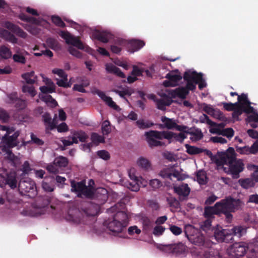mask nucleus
Wrapping results in <instances>:
<instances>
[{
	"mask_svg": "<svg viewBox=\"0 0 258 258\" xmlns=\"http://www.w3.org/2000/svg\"><path fill=\"white\" fill-rule=\"evenodd\" d=\"M183 78L186 82V87H179L175 89H167L166 92L168 96L172 98H179L184 99L189 93V90L196 89L198 84L199 88L202 90L207 86L205 80L201 73H197L196 71L189 70L184 73Z\"/></svg>",
	"mask_w": 258,
	"mask_h": 258,
	"instance_id": "1",
	"label": "nucleus"
},
{
	"mask_svg": "<svg viewBox=\"0 0 258 258\" xmlns=\"http://www.w3.org/2000/svg\"><path fill=\"white\" fill-rule=\"evenodd\" d=\"M0 131H6V134L2 137H0V149L3 151H6V158L10 160L15 166L20 164V158L15 156L9 150V148L17 146L19 142L18 137L20 135L19 131L14 132L13 127L0 125Z\"/></svg>",
	"mask_w": 258,
	"mask_h": 258,
	"instance_id": "2",
	"label": "nucleus"
},
{
	"mask_svg": "<svg viewBox=\"0 0 258 258\" xmlns=\"http://www.w3.org/2000/svg\"><path fill=\"white\" fill-rule=\"evenodd\" d=\"M224 172L232 175L234 178H238L239 173L244 169V164L241 160L235 159L234 150L229 148L226 152L223 153L221 164Z\"/></svg>",
	"mask_w": 258,
	"mask_h": 258,
	"instance_id": "3",
	"label": "nucleus"
},
{
	"mask_svg": "<svg viewBox=\"0 0 258 258\" xmlns=\"http://www.w3.org/2000/svg\"><path fill=\"white\" fill-rule=\"evenodd\" d=\"M107 212L113 214L111 218L105 221V224L113 234L121 233L126 226L127 215L117 210V205L108 209Z\"/></svg>",
	"mask_w": 258,
	"mask_h": 258,
	"instance_id": "4",
	"label": "nucleus"
},
{
	"mask_svg": "<svg viewBox=\"0 0 258 258\" xmlns=\"http://www.w3.org/2000/svg\"><path fill=\"white\" fill-rule=\"evenodd\" d=\"M59 35L65 40L67 44L72 45L69 47V51L72 55L77 57H81V53L73 46H75L80 49H84L89 52L92 51L91 48L85 46L78 37L72 36L68 32L60 31Z\"/></svg>",
	"mask_w": 258,
	"mask_h": 258,
	"instance_id": "5",
	"label": "nucleus"
},
{
	"mask_svg": "<svg viewBox=\"0 0 258 258\" xmlns=\"http://www.w3.org/2000/svg\"><path fill=\"white\" fill-rule=\"evenodd\" d=\"M94 183V181L91 179L89 180V186H87L84 181L79 182L72 181L71 190L74 192L78 197L90 198L93 194V189L91 186Z\"/></svg>",
	"mask_w": 258,
	"mask_h": 258,
	"instance_id": "6",
	"label": "nucleus"
},
{
	"mask_svg": "<svg viewBox=\"0 0 258 258\" xmlns=\"http://www.w3.org/2000/svg\"><path fill=\"white\" fill-rule=\"evenodd\" d=\"M185 233L188 240L192 243L203 245L204 244L206 238L201 231L191 225L185 226Z\"/></svg>",
	"mask_w": 258,
	"mask_h": 258,
	"instance_id": "7",
	"label": "nucleus"
},
{
	"mask_svg": "<svg viewBox=\"0 0 258 258\" xmlns=\"http://www.w3.org/2000/svg\"><path fill=\"white\" fill-rule=\"evenodd\" d=\"M42 117L46 130H52L56 127L57 131L59 133L68 131V126L65 122H62L57 125V115L56 114H54L53 119H52L50 115L48 113H44Z\"/></svg>",
	"mask_w": 258,
	"mask_h": 258,
	"instance_id": "8",
	"label": "nucleus"
},
{
	"mask_svg": "<svg viewBox=\"0 0 258 258\" xmlns=\"http://www.w3.org/2000/svg\"><path fill=\"white\" fill-rule=\"evenodd\" d=\"M145 135L147 142L150 147L162 146L163 144L160 140L169 138V135L166 134V131H151L146 132Z\"/></svg>",
	"mask_w": 258,
	"mask_h": 258,
	"instance_id": "9",
	"label": "nucleus"
},
{
	"mask_svg": "<svg viewBox=\"0 0 258 258\" xmlns=\"http://www.w3.org/2000/svg\"><path fill=\"white\" fill-rule=\"evenodd\" d=\"M19 18L23 21H27L31 23V25H25L23 27L30 33L36 35L39 33V29L36 27L43 25L45 22L42 19H37L33 17H27L24 14H21L19 15Z\"/></svg>",
	"mask_w": 258,
	"mask_h": 258,
	"instance_id": "10",
	"label": "nucleus"
},
{
	"mask_svg": "<svg viewBox=\"0 0 258 258\" xmlns=\"http://www.w3.org/2000/svg\"><path fill=\"white\" fill-rule=\"evenodd\" d=\"M247 250V245L243 243H235L227 249L229 258H238L244 255Z\"/></svg>",
	"mask_w": 258,
	"mask_h": 258,
	"instance_id": "11",
	"label": "nucleus"
},
{
	"mask_svg": "<svg viewBox=\"0 0 258 258\" xmlns=\"http://www.w3.org/2000/svg\"><path fill=\"white\" fill-rule=\"evenodd\" d=\"M224 212H235L242 208L244 203L240 200L233 199L230 198H226L221 201Z\"/></svg>",
	"mask_w": 258,
	"mask_h": 258,
	"instance_id": "12",
	"label": "nucleus"
},
{
	"mask_svg": "<svg viewBox=\"0 0 258 258\" xmlns=\"http://www.w3.org/2000/svg\"><path fill=\"white\" fill-rule=\"evenodd\" d=\"M167 80L163 82V85L166 87H173L180 84L182 77L178 70L169 72L165 76Z\"/></svg>",
	"mask_w": 258,
	"mask_h": 258,
	"instance_id": "13",
	"label": "nucleus"
},
{
	"mask_svg": "<svg viewBox=\"0 0 258 258\" xmlns=\"http://www.w3.org/2000/svg\"><path fill=\"white\" fill-rule=\"evenodd\" d=\"M19 188L22 192L28 194L29 197H33L36 195L35 183L31 179L21 181Z\"/></svg>",
	"mask_w": 258,
	"mask_h": 258,
	"instance_id": "14",
	"label": "nucleus"
},
{
	"mask_svg": "<svg viewBox=\"0 0 258 258\" xmlns=\"http://www.w3.org/2000/svg\"><path fill=\"white\" fill-rule=\"evenodd\" d=\"M160 175L164 178H168L170 180L176 179L177 180H182L184 177L180 172L175 169L174 167L170 166L162 170Z\"/></svg>",
	"mask_w": 258,
	"mask_h": 258,
	"instance_id": "15",
	"label": "nucleus"
},
{
	"mask_svg": "<svg viewBox=\"0 0 258 258\" xmlns=\"http://www.w3.org/2000/svg\"><path fill=\"white\" fill-rule=\"evenodd\" d=\"M0 177L6 183L9 185L11 188H15L17 185L16 175L15 173H11L8 174L7 171L4 169H0Z\"/></svg>",
	"mask_w": 258,
	"mask_h": 258,
	"instance_id": "16",
	"label": "nucleus"
},
{
	"mask_svg": "<svg viewBox=\"0 0 258 258\" xmlns=\"http://www.w3.org/2000/svg\"><path fill=\"white\" fill-rule=\"evenodd\" d=\"M161 121L163 123L164 127L169 130H175L178 131H186L187 126L183 125H178L173 119L167 118L165 116L161 117Z\"/></svg>",
	"mask_w": 258,
	"mask_h": 258,
	"instance_id": "17",
	"label": "nucleus"
},
{
	"mask_svg": "<svg viewBox=\"0 0 258 258\" xmlns=\"http://www.w3.org/2000/svg\"><path fill=\"white\" fill-rule=\"evenodd\" d=\"M120 42L123 45H126L128 51L132 53L139 50L145 45L143 41L137 40H121Z\"/></svg>",
	"mask_w": 258,
	"mask_h": 258,
	"instance_id": "18",
	"label": "nucleus"
},
{
	"mask_svg": "<svg viewBox=\"0 0 258 258\" xmlns=\"http://www.w3.org/2000/svg\"><path fill=\"white\" fill-rule=\"evenodd\" d=\"M224 212L222 203L220 202H217L213 207H206L205 209L204 216L208 219L212 218L215 214H219Z\"/></svg>",
	"mask_w": 258,
	"mask_h": 258,
	"instance_id": "19",
	"label": "nucleus"
},
{
	"mask_svg": "<svg viewBox=\"0 0 258 258\" xmlns=\"http://www.w3.org/2000/svg\"><path fill=\"white\" fill-rule=\"evenodd\" d=\"M231 236V231L230 229H223L221 227H217L214 232V236L219 242L228 240V237Z\"/></svg>",
	"mask_w": 258,
	"mask_h": 258,
	"instance_id": "20",
	"label": "nucleus"
},
{
	"mask_svg": "<svg viewBox=\"0 0 258 258\" xmlns=\"http://www.w3.org/2000/svg\"><path fill=\"white\" fill-rule=\"evenodd\" d=\"M204 117L206 120V122L210 125L209 128L210 132L213 134L221 135L223 129L224 128L225 124L224 123H214L206 115H204Z\"/></svg>",
	"mask_w": 258,
	"mask_h": 258,
	"instance_id": "21",
	"label": "nucleus"
},
{
	"mask_svg": "<svg viewBox=\"0 0 258 258\" xmlns=\"http://www.w3.org/2000/svg\"><path fill=\"white\" fill-rule=\"evenodd\" d=\"M202 108L205 112L216 119L219 120L224 119V116L222 112L217 108H214L211 105L203 104Z\"/></svg>",
	"mask_w": 258,
	"mask_h": 258,
	"instance_id": "22",
	"label": "nucleus"
},
{
	"mask_svg": "<svg viewBox=\"0 0 258 258\" xmlns=\"http://www.w3.org/2000/svg\"><path fill=\"white\" fill-rule=\"evenodd\" d=\"M43 81L45 83L46 86H41L39 88L42 93L41 94H47L52 93L55 90V85L51 80L45 77L43 75H41Z\"/></svg>",
	"mask_w": 258,
	"mask_h": 258,
	"instance_id": "23",
	"label": "nucleus"
},
{
	"mask_svg": "<svg viewBox=\"0 0 258 258\" xmlns=\"http://www.w3.org/2000/svg\"><path fill=\"white\" fill-rule=\"evenodd\" d=\"M174 190L179 196L180 200H184L190 192V189L187 183H182L178 186H175Z\"/></svg>",
	"mask_w": 258,
	"mask_h": 258,
	"instance_id": "24",
	"label": "nucleus"
},
{
	"mask_svg": "<svg viewBox=\"0 0 258 258\" xmlns=\"http://www.w3.org/2000/svg\"><path fill=\"white\" fill-rule=\"evenodd\" d=\"M165 249L168 250L169 252L179 254L184 252L186 249V247L183 243H179L177 244L166 245L165 246Z\"/></svg>",
	"mask_w": 258,
	"mask_h": 258,
	"instance_id": "25",
	"label": "nucleus"
},
{
	"mask_svg": "<svg viewBox=\"0 0 258 258\" xmlns=\"http://www.w3.org/2000/svg\"><path fill=\"white\" fill-rule=\"evenodd\" d=\"M3 26L15 33L17 36L23 38H25L27 36V33L22 29L10 22H6L4 24Z\"/></svg>",
	"mask_w": 258,
	"mask_h": 258,
	"instance_id": "26",
	"label": "nucleus"
},
{
	"mask_svg": "<svg viewBox=\"0 0 258 258\" xmlns=\"http://www.w3.org/2000/svg\"><path fill=\"white\" fill-rule=\"evenodd\" d=\"M238 106L240 103L243 107L244 111L246 113L253 112L254 108L250 106V102L247 99V96L245 94H242L240 96L238 95Z\"/></svg>",
	"mask_w": 258,
	"mask_h": 258,
	"instance_id": "27",
	"label": "nucleus"
},
{
	"mask_svg": "<svg viewBox=\"0 0 258 258\" xmlns=\"http://www.w3.org/2000/svg\"><path fill=\"white\" fill-rule=\"evenodd\" d=\"M236 151L243 154H255L258 151V141H256L250 147L246 146H237Z\"/></svg>",
	"mask_w": 258,
	"mask_h": 258,
	"instance_id": "28",
	"label": "nucleus"
},
{
	"mask_svg": "<svg viewBox=\"0 0 258 258\" xmlns=\"http://www.w3.org/2000/svg\"><path fill=\"white\" fill-rule=\"evenodd\" d=\"M0 36L2 38L12 43H18L21 46L23 45L22 42L18 41V39L13 34L7 30L0 28Z\"/></svg>",
	"mask_w": 258,
	"mask_h": 258,
	"instance_id": "29",
	"label": "nucleus"
},
{
	"mask_svg": "<svg viewBox=\"0 0 258 258\" xmlns=\"http://www.w3.org/2000/svg\"><path fill=\"white\" fill-rule=\"evenodd\" d=\"M95 93L97 94L99 97L103 100L110 107L112 108L115 110H118L119 107L115 104V103L112 100V98L105 94L104 92L97 90L95 91Z\"/></svg>",
	"mask_w": 258,
	"mask_h": 258,
	"instance_id": "30",
	"label": "nucleus"
},
{
	"mask_svg": "<svg viewBox=\"0 0 258 258\" xmlns=\"http://www.w3.org/2000/svg\"><path fill=\"white\" fill-rule=\"evenodd\" d=\"M71 136L74 139V142L78 144L79 142H85L88 138V136L83 131H72Z\"/></svg>",
	"mask_w": 258,
	"mask_h": 258,
	"instance_id": "31",
	"label": "nucleus"
},
{
	"mask_svg": "<svg viewBox=\"0 0 258 258\" xmlns=\"http://www.w3.org/2000/svg\"><path fill=\"white\" fill-rule=\"evenodd\" d=\"M16 53L13 55V59L15 61L21 63H25L26 59L25 55L28 54V52L24 50H21L19 47H15Z\"/></svg>",
	"mask_w": 258,
	"mask_h": 258,
	"instance_id": "32",
	"label": "nucleus"
},
{
	"mask_svg": "<svg viewBox=\"0 0 258 258\" xmlns=\"http://www.w3.org/2000/svg\"><path fill=\"white\" fill-rule=\"evenodd\" d=\"M10 103H16V106L19 109H23L26 106V101L18 98L17 94L14 93L9 95Z\"/></svg>",
	"mask_w": 258,
	"mask_h": 258,
	"instance_id": "33",
	"label": "nucleus"
},
{
	"mask_svg": "<svg viewBox=\"0 0 258 258\" xmlns=\"http://www.w3.org/2000/svg\"><path fill=\"white\" fill-rule=\"evenodd\" d=\"M93 36L99 41L105 43L111 39L112 35L107 31H97L94 32Z\"/></svg>",
	"mask_w": 258,
	"mask_h": 258,
	"instance_id": "34",
	"label": "nucleus"
},
{
	"mask_svg": "<svg viewBox=\"0 0 258 258\" xmlns=\"http://www.w3.org/2000/svg\"><path fill=\"white\" fill-rule=\"evenodd\" d=\"M187 131H180L181 132L178 134L173 133L171 132L166 131V134H168L169 138H166V139L171 140L172 139H175L176 141L179 142H182L185 138H187Z\"/></svg>",
	"mask_w": 258,
	"mask_h": 258,
	"instance_id": "35",
	"label": "nucleus"
},
{
	"mask_svg": "<svg viewBox=\"0 0 258 258\" xmlns=\"http://www.w3.org/2000/svg\"><path fill=\"white\" fill-rule=\"evenodd\" d=\"M187 135H190L189 138L192 142L199 141L203 137V134L199 129L189 130L187 127Z\"/></svg>",
	"mask_w": 258,
	"mask_h": 258,
	"instance_id": "36",
	"label": "nucleus"
},
{
	"mask_svg": "<svg viewBox=\"0 0 258 258\" xmlns=\"http://www.w3.org/2000/svg\"><path fill=\"white\" fill-rule=\"evenodd\" d=\"M105 69L107 72L109 73L114 74L116 76L122 78H124L125 77V75L119 68L111 63H107L105 66Z\"/></svg>",
	"mask_w": 258,
	"mask_h": 258,
	"instance_id": "37",
	"label": "nucleus"
},
{
	"mask_svg": "<svg viewBox=\"0 0 258 258\" xmlns=\"http://www.w3.org/2000/svg\"><path fill=\"white\" fill-rule=\"evenodd\" d=\"M39 97L45 102L47 105L51 107H54L57 105V102L50 95L39 94Z\"/></svg>",
	"mask_w": 258,
	"mask_h": 258,
	"instance_id": "38",
	"label": "nucleus"
},
{
	"mask_svg": "<svg viewBox=\"0 0 258 258\" xmlns=\"http://www.w3.org/2000/svg\"><path fill=\"white\" fill-rule=\"evenodd\" d=\"M137 164L140 168L145 170H149L151 167L150 161L143 157H140L137 159Z\"/></svg>",
	"mask_w": 258,
	"mask_h": 258,
	"instance_id": "39",
	"label": "nucleus"
},
{
	"mask_svg": "<svg viewBox=\"0 0 258 258\" xmlns=\"http://www.w3.org/2000/svg\"><path fill=\"white\" fill-rule=\"evenodd\" d=\"M251 113V114L248 116L246 121L250 124L251 127L256 128L257 126L258 114L254 111V110Z\"/></svg>",
	"mask_w": 258,
	"mask_h": 258,
	"instance_id": "40",
	"label": "nucleus"
},
{
	"mask_svg": "<svg viewBox=\"0 0 258 258\" xmlns=\"http://www.w3.org/2000/svg\"><path fill=\"white\" fill-rule=\"evenodd\" d=\"M230 230L231 231V236L234 235L238 237L243 235L246 232V228L241 226H235Z\"/></svg>",
	"mask_w": 258,
	"mask_h": 258,
	"instance_id": "41",
	"label": "nucleus"
},
{
	"mask_svg": "<svg viewBox=\"0 0 258 258\" xmlns=\"http://www.w3.org/2000/svg\"><path fill=\"white\" fill-rule=\"evenodd\" d=\"M223 153L218 154L217 155H213L212 153L209 151H206V154L211 158V160L215 162L218 166H220L223 157Z\"/></svg>",
	"mask_w": 258,
	"mask_h": 258,
	"instance_id": "42",
	"label": "nucleus"
},
{
	"mask_svg": "<svg viewBox=\"0 0 258 258\" xmlns=\"http://www.w3.org/2000/svg\"><path fill=\"white\" fill-rule=\"evenodd\" d=\"M22 78L26 81L27 83L30 84H34L37 80V77L35 76L33 71L22 75Z\"/></svg>",
	"mask_w": 258,
	"mask_h": 258,
	"instance_id": "43",
	"label": "nucleus"
},
{
	"mask_svg": "<svg viewBox=\"0 0 258 258\" xmlns=\"http://www.w3.org/2000/svg\"><path fill=\"white\" fill-rule=\"evenodd\" d=\"M197 180L200 184H205L207 182L206 172L203 170L199 171L197 173Z\"/></svg>",
	"mask_w": 258,
	"mask_h": 258,
	"instance_id": "44",
	"label": "nucleus"
},
{
	"mask_svg": "<svg viewBox=\"0 0 258 258\" xmlns=\"http://www.w3.org/2000/svg\"><path fill=\"white\" fill-rule=\"evenodd\" d=\"M12 52L10 49L5 46L0 47V56L3 58L7 59L11 57Z\"/></svg>",
	"mask_w": 258,
	"mask_h": 258,
	"instance_id": "45",
	"label": "nucleus"
},
{
	"mask_svg": "<svg viewBox=\"0 0 258 258\" xmlns=\"http://www.w3.org/2000/svg\"><path fill=\"white\" fill-rule=\"evenodd\" d=\"M241 186L246 189L253 186L254 184L253 180L251 178H246L244 179H240L239 180Z\"/></svg>",
	"mask_w": 258,
	"mask_h": 258,
	"instance_id": "46",
	"label": "nucleus"
},
{
	"mask_svg": "<svg viewBox=\"0 0 258 258\" xmlns=\"http://www.w3.org/2000/svg\"><path fill=\"white\" fill-rule=\"evenodd\" d=\"M47 45L51 49L57 50L60 48V46L57 41L52 38H49L46 40Z\"/></svg>",
	"mask_w": 258,
	"mask_h": 258,
	"instance_id": "47",
	"label": "nucleus"
},
{
	"mask_svg": "<svg viewBox=\"0 0 258 258\" xmlns=\"http://www.w3.org/2000/svg\"><path fill=\"white\" fill-rule=\"evenodd\" d=\"M137 126L141 129H145L152 126L153 123L149 120L140 119L136 121Z\"/></svg>",
	"mask_w": 258,
	"mask_h": 258,
	"instance_id": "48",
	"label": "nucleus"
},
{
	"mask_svg": "<svg viewBox=\"0 0 258 258\" xmlns=\"http://www.w3.org/2000/svg\"><path fill=\"white\" fill-rule=\"evenodd\" d=\"M123 185L132 191H137L139 190V184L138 181H132V182H126Z\"/></svg>",
	"mask_w": 258,
	"mask_h": 258,
	"instance_id": "49",
	"label": "nucleus"
},
{
	"mask_svg": "<svg viewBox=\"0 0 258 258\" xmlns=\"http://www.w3.org/2000/svg\"><path fill=\"white\" fill-rule=\"evenodd\" d=\"M113 91L116 93V94H118L121 97L123 98H125V95H131L133 92L132 90L128 87L123 88L122 89L121 91L117 89H114L113 90Z\"/></svg>",
	"mask_w": 258,
	"mask_h": 258,
	"instance_id": "50",
	"label": "nucleus"
},
{
	"mask_svg": "<svg viewBox=\"0 0 258 258\" xmlns=\"http://www.w3.org/2000/svg\"><path fill=\"white\" fill-rule=\"evenodd\" d=\"M54 162V164L56 165L58 168L66 167L68 164L67 159L62 156L55 158Z\"/></svg>",
	"mask_w": 258,
	"mask_h": 258,
	"instance_id": "51",
	"label": "nucleus"
},
{
	"mask_svg": "<svg viewBox=\"0 0 258 258\" xmlns=\"http://www.w3.org/2000/svg\"><path fill=\"white\" fill-rule=\"evenodd\" d=\"M185 146L187 153L190 155L197 154L202 152L201 149L195 146H191L188 144H186Z\"/></svg>",
	"mask_w": 258,
	"mask_h": 258,
	"instance_id": "52",
	"label": "nucleus"
},
{
	"mask_svg": "<svg viewBox=\"0 0 258 258\" xmlns=\"http://www.w3.org/2000/svg\"><path fill=\"white\" fill-rule=\"evenodd\" d=\"M170 103L171 102L169 100H165L164 99H160L156 101L157 107L161 110H164L166 106H169Z\"/></svg>",
	"mask_w": 258,
	"mask_h": 258,
	"instance_id": "53",
	"label": "nucleus"
},
{
	"mask_svg": "<svg viewBox=\"0 0 258 258\" xmlns=\"http://www.w3.org/2000/svg\"><path fill=\"white\" fill-rule=\"evenodd\" d=\"M249 248H251V252L254 253L252 256L253 257L258 256V237L249 245Z\"/></svg>",
	"mask_w": 258,
	"mask_h": 258,
	"instance_id": "54",
	"label": "nucleus"
},
{
	"mask_svg": "<svg viewBox=\"0 0 258 258\" xmlns=\"http://www.w3.org/2000/svg\"><path fill=\"white\" fill-rule=\"evenodd\" d=\"M22 90L24 93H29L32 97H34L36 95V91L33 86L25 85L23 87Z\"/></svg>",
	"mask_w": 258,
	"mask_h": 258,
	"instance_id": "55",
	"label": "nucleus"
},
{
	"mask_svg": "<svg viewBox=\"0 0 258 258\" xmlns=\"http://www.w3.org/2000/svg\"><path fill=\"white\" fill-rule=\"evenodd\" d=\"M101 129L102 132L104 135H108L111 131L109 121L108 120H105L103 121L102 124Z\"/></svg>",
	"mask_w": 258,
	"mask_h": 258,
	"instance_id": "56",
	"label": "nucleus"
},
{
	"mask_svg": "<svg viewBox=\"0 0 258 258\" xmlns=\"http://www.w3.org/2000/svg\"><path fill=\"white\" fill-rule=\"evenodd\" d=\"M121 40H123V39H119L115 44L111 46V50L112 52L115 53H118L121 51L122 47H126V45H123L122 44V43L120 42Z\"/></svg>",
	"mask_w": 258,
	"mask_h": 258,
	"instance_id": "57",
	"label": "nucleus"
},
{
	"mask_svg": "<svg viewBox=\"0 0 258 258\" xmlns=\"http://www.w3.org/2000/svg\"><path fill=\"white\" fill-rule=\"evenodd\" d=\"M203 258H222L217 251L210 250L205 252Z\"/></svg>",
	"mask_w": 258,
	"mask_h": 258,
	"instance_id": "58",
	"label": "nucleus"
},
{
	"mask_svg": "<svg viewBox=\"0 0 258 258\" xmlns=\"http://www.w3.org/2000/svg\"><path fill=\"white\" fill-rule=\"evenodd\" d=\"M91 140L94 144H98L100 143L104 142V139L103 137L97 133H93L91 135Z\"/></svg>",
	"mask_w": 258,
	"mask_h": 258,
	"instance_id": "59",
	"label": "nucleus"
},
{
	"mask_svg": "<svg viewBox=\"0 0 258 258\" xmlns=\"http://www.w3.org/2000/svg\"><path fill=\"white\" fill-rule=\"evenodd\" d=\"M201 228L206 232L211 229V220L208 219L201 225Z\"/></svg>",
	"mask_w": 258,
	"mask_h": 258,
	"instance_id": "60",
	"label": "nucleus"
},
{
	"mask_svg": "<svg viewBox=\"0 0 258 258\" xmlns=\"http://www.w3.org/2000/svg\"><path fill=\"white\" fill-rule=\"evenodd\" d=\"M165 228L160 225H157L155 226L153 229V233L154 235L156 236H159L163 234Z\"/></svg>",
	"mask_w": 258,
	"mask_h": 258,
	"instance_id": "61",
	"label": "nucleus"
},
{
	"mask_svg": "<svg viewBox=\"0 0 258 258\" xmlns=\"http://www.w3.org/2000/svg\"><path fill=\"white\" fill-rule=\"evenodd\" d=\"M149 185L150 186L154 189L159 188L160 187L162 184L161 182L157 179H153L150 180L149 182Z\"/></svg>",
	"mask_w": 258,
	"mask_h": 258,
	"instance_id": "62",
	"label": "nucleus"
},
{
	"mask_svg": "<svg viewBox=\"0 0 258 258\" xmlns=\"http://www.w3.org/2000/svg\"><path fill=\"white\" fill-rule=\"evenodd\" d=\"M42 187L46 191H52L54 189L53 185L46 180L43 181L42 183Z\"/></svg>",
	"mask_w": 258,
	"mask_h": 258,
	"instance_id": "63",
	"label": "nucleus"
},
{
	"mask_svg": "<svg viewBox=\"0 0 258 258\" xmlns=\"http://www.w3.org/2000/svg\"><path fill=\"white\" fill-rule=\"evenodd\" d=\"M234 131L232 128H223L221 135L226 136L229 139H231L234 135Z\"/></svg>",
	"mask_w": 258,
	"mask_h": 258,
	"instance_id": "64",
	"label": "nucleus"
}]
</instances>
